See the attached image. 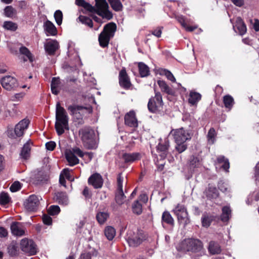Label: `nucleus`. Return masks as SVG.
<instances>
[{"label":"nucleus","instance_id":"1","mask_svg":"<svg viewBox=\"0 0 259 259\" xmlns=\"http://www.w3.org/2000/svg\"><path fill=\"white\" fill-rule=\"evenodd\" d=\"M55 129L58 135H62L65 130H69L68 116L64 108L57 102L56 108Z\"/></svg>","mask_w":259,"mask_h":259},{"label":"nucleus","instance_id":"2","mask_svg":"<svg viewBox=\"0 0 259 259\" xmlns=\"http://www.w3.org/2000/svg\"><path fill=\"white\" fill-rule=\"evenodd\" d=\"M79 135L84 147L88 149L97 148L94 131L89 126H84L79 130Z\"/></svg>","mask_w":259,"mask_h":259},{"label":"nucleus","instance_id":"3","mask_svg":"<svg viewBox=\"0 0 259 259\" xmlns=\"http://www.w3.org/2000/svg\"><path fill=\"white\" fill-rule=\"evenodd\" d=\"M177 250L183 253L191 251L197 252L203 248L202 243L198 239H185L180 242L176 246Z\"/></svg>","mask_w":259,"mask_h":259},{"label":"nucleus","instance_id":"4","mask_svg":"<svg viewBox=\"0 0 259 259\" xmlns=\"http://www.w3.org/2000/svg\"><path fill=\"white\" fill-rule=\"evenodd\" d=\"M116 30V25L115 23L111 22L106 24L102 32L99 36L100 45L105 48L108 46L109 40L113 37Z\"/></svg>","mask_w":259,"mask_h":259},{"label":"nucleus","instance_id":"5","mask_svg":"<svg viewBox=\"0 0 259 259\" xmlns=\"http://www.w3.org/2000/svg\"><path fill=\"white\" fill-rule=\"evenodd\" d=\"M95 7L93 6L94 10L90 11L97 13L103 18L110 20L112 18V14L109 10V6L106 0H95Z\"/></svg>","mask_w":259,"mask_h":259},{"label":"nucleus","instance_id":"6","mask_svg":"<svg viewBox=\"0 0 259 259\" xmlns=\"http://www.w3.org/2000/svg\"><path fill=\"white\" fill-rule=\"evenodd\" d=\"M155 96L151 97L148 103V108L152 113H157L163 109V102L162 95L154 88Z\"/></svg>","mask_w":259,"mask_h":259},{"label":"nucleus","instance_id":"7","mask_svg":"<svg viewBox=\"0 0 259 259\" xmlns=\"http://www.w3.org/2000/svg\"><path fill=\"white\" fill-rule=\"evenodd\" d=\"M125 238L130 246L135 247L141 244L146 239V236L142 231H137L135 232L132 230H128Z\"/></svg>","mask_w":259,"mask_h":259},{"label":"nucleus","instance_id":"8","mask_svg":"<svg viewBox=\"0 0 259 259\" xmlns=\"http://www.w3.org/2000/svg\"><path fill=\"white\" fill-rule=\"evenodd\" d=\"M172 211L177 216L178 223L186 226L190 223V218L186 207L182 204H178Z\"/></svg>","mask_w":259,"mask_h":259},{"label":"nucleus","instance_id":"9","mask_svg":"<svg viewBox=\"0 0 259 259\" xmlns=\"http://www.w3.org/2000/svg\"><path fill=\"white\" fill-rule=\"evenodd\" d=\"M67 110L71 115L79 120L78 123L80 124H83L84 122L81 115V112L83 110H87L89 113L92 112V108L91 107H84L76 105L69 106L67 107Z\"/></svg>","mask_w":259,"mask_h":259},{"label":"nucleus","instance_id":"10","mask_svg":"<svg viewBox=\"0 0 259 259\" xmlns=\"http://www.w3.org/2000/svg\"><path fill=\"white\" fill-rule=\"evenodd\" d=\"M170 134L172 135L176 143L186 142L187 140H190L191 138L189 132L183 127L172 130Z\"/></svg>","mask_w":259,"mask_h":259},{"label":"nucleus","instance_id":"11","mask_svg":"<svg viewBox=\"0 0 259 259\" xmlns=\"http://www.w3.org/2000/svg\"><path fill=\"white\" fill-rule=\"evenodd\" d=\"M40 200H41L40 196L30 195L24 203L25 208L29 211H35L39 205Z\"/></svg>","mask_w":259,"mask_h":259},{"label":"nucleus","instance_id":"12","mask_svg":"<svg viewBox=\"0 0 259 259\" xmlns=\"http://www.w3.org/2000/svg\"><path fill=\"white\" fill-rule=\"evenodd\" d=\"M1 82L2 87L8 91L14 90L18 87L17 79L10 75L3 77Z\"/></svg>","mask_w":259,"mask_h":259},{"label":"nucleus","instance_id":"13","mask_svg":"<svg viewBox=\"0 0 259 259\" xmlns=\"http://www.w3.org/2000/svg\"><path fill=\"white\" fill-rule=\"evenodd\" d=\"M20 245L23 251L28 253L30 255L34 254L37 252L36 245L31 240L26 238L23 239L21 241Z\"/></svg>","mask_w":259,"mask_h":259},{"label":"nucleus","instance_id":"14","mask_svg":"<svg viewBox=\"0 0 259 259\" xmlns=\"http://www.w3.org/2000/svg\"><path fill=\"white\" fill-rule=\"evenodd\" d=\"M119 83L122 88L126 90L129 89L132 85L130 79L124 68L122 69L119 72Z\"/></svg>","mask_w":259,"mask_h":259},{"label":"nucleus","instance_id":"15","mask_svg":"<svg viewBox=\"0 0 259 259\" xmlns=\"http://www.w3.org/2000/svg\"><path fill=\"white\" fill-rule=\"evenodd\" d=\"M88 183L95 189L102 188L103 184V179L100 174L95 173L91 175L88 179Z\"/></svg>","mask_w":259,"mask_h":259},{"label":"nucleus","instance_id":"16","mask_svg":"<svg viewBox=\"0 0 259 259\" xmlns=\"http://www.w3.org/2000/svg\"><path fill=\"white\" fill-rule=\"evenodd\" d=\"M29 122V120L26 118L21 120L15 126V135L19 137L22 136L24 134V131L27 128Z\"/></svg>","mask_w":259,"mask_h":259},{"label":"nucleus","instance_id":"17","mask_svg":"<svg viewBox=\"0 0 259 259\" xmlns=\"http://www.w3.org/2000/svg\"><path fill=\"white\" fill-rule=\"evenodd\" d=\"M124 123L130 127H136L138 126V120L134 111H130L125 115Z\"/></svg>","mask_w":259,"mask_h":259},{"label":"nucleus","instance_id":"18","mask_svg":"<svg viewBox=\"0 0 259 259\" xmlns=\"http://www.w3.org/2000/svg\"><path fill=\"white\" fill-rule=\"evenodd\" d=\"M59 48V43L56 40H51L45 45V50L49 55H54Z\"/></svg>","mask_w":259,"mask_h":259},{"label":"nucleus","instance_id":"19","mask_svg":"<svg viewBox=\"0 0 259 259\" xmlns=\"http://www.w3.org/2000/svg\"><path fill=\"white\" fill-rule=\"evenodd\" d=\"M169 147V142L167 139H164V141H161L157 146V150L161 153L159 154L160 159H164L167 155V151Z\"/></svg>","mask_w":259,"mask_h":259},{"label":"nucleus","instance_id":"20","mask_svg":"<svg viewBox=\"0 0 259 259\" xmlns=\"http://www.w3.org/2000/svg\"><path fill=\"white\" fill-rule=\"evenodd\" d=\"M54 200L60 205H67L69 203V198L65 192H60L55 193Z\"/></svg>","mask_w":259,"mask_h":259},{"label":"nucleus","instance_id":"21","mask_svg":"<svg viewBox=\"0 0 259 259\" xmlns=\"http://www.w3.org/2000/svg\"><path fill=\"white\" fill-rule=\"evenodd\" d=\"M12 233L17 236H22L25 234V229L18 222H13L11 225Z\"/></svg>","mask_w":259,"mask_h":259},{"label":"nucleus","instance_id":"22","mask_svg":"<svg viewBox=\"0 0 259 259\" xmlns=\"http://www.w3.org/2000/svg\"><path fill=\"white\" fill-rule=\"evenodd\" d=\"M202 166L201 160L198 157L191 156L189 160L188 166L190 170L194 171L198 168H200Z\"/></svg>","mask_w":259,"mask_h":259},{"label":"nucleus","instance_id":"23","mask_svg":"<svg viewBox=\"0 0 259 259\" xmlns=\"http://www.w3.org/2000/svg\"><path fill=\"white\" fill-rule=\"evenodd\" d=\"M65 156L70 166H74L79 163V160L78 158L71 150H66L65 152Z\"/></svg>","mask_w":259,"mask_h":259},{"label":"nucleus","instance_id":"24","mask_svg":"<svg viewBox=\"0 0 259 259\" xmlns=\"http://www.w3.org/2000/svg\"><path fill=\"white\" fill-rule=\"evenodd\" d=\"M233 28L234 29L236 28L241 35L244 34L247 30L246 26L240 17L237 18L235 25L233 26Z\"/></svg>","mask_w":259,"mask_h":259},{"label":"nucleus","instance_id":"25","mask_svg":"<svg viewBox=\"0 0 259 259\" xmlns=\"http://www.w3.org/2000/svg\"><path fill=\"white\" fill-rule=\"evenodd\" d=\"M208 249L209 252L212 254H219L221 252L220 245L213 241L209 242Z\"/></svg>","mask_w":259,"mask_h":259},{"label":"nucleus","instance_id":"26","mask_svg":"<svg viewBox=\"0 0 259 259\" xmlns=\"http://www.w3.org/2000/svg\"><path fill=\"white\" fill-rule=\"evenodd\" d=\"M19 52L21 55L25 56V57L23 59L24 62L27 61V60H29L30 62H33V55L26 47L22 46L19 49Z\"/></svg>","mask_w":259,"mask_h":259},{"label":"nucleus","instance_id":"27","mask_svg":"<svg viewBox=\"0 0 259 259\" xmlns=\"http://www.w3.org/2000/svg\"><path fill=\"white\" fill-rule=\"evenodd\" d=\"M231 216V210L228 206H224L222 208V213L221 215V220L223 222H227L229 221Z\"/></svg>","mask_w":259,"mask_h":259},{"label":"nucleus","instance_id":"28","mask_svg":"<svg viewBox=\"0 0 259 259\" xmlns=\"http://www.w3.org/2000/svg\"><path fill=\"white\" fill-rule=\"evenodd\" d=\"M201 95L199 93L191 91L189 94L188 101L190 104L194 105L197 104L201 100Z\"/></svg>","mask_w":259,"mask_h":259},{"label":"nucleus","instance_id":"29","mask_svg":"<svg viewBox=\"0 0 259 259\" xmlns=\"http://www.w3.org/2000/svg\"><path fill=\"white\" fill-rule=\"evenodd\" d=\"M139 154L138 153H124L122 158L125 162H132L139 159Z\"/></svg>","mask_w":259,"mask_h":259},{"label":"nucleus","instance_id":"30","mask_svg":"<svg viewBox=\"0 0 259 259\" xmlns=\"http://www.w3.org/2000/svg\"><path fill=\"white\" fill-rule=\"evenodd\" d=\"M162 222L165 223L166 224L173 226L175 224L174 219L172 217L169 212L164 211L161 217Z\"/></svg>","mask_w":259,"mask_h":259},{"label":"nucleus","instance_id":"31","mask_svg":"<svg viewBox=\"0 0 259 259\" xmlns=\"http://www.w3.org/2000/svg\"><path fill=\"white\" fill-rule=\"evenodd\" d=\"M157 84L162 92L168 95H172L173 94L172 89L167 84L165 81L159 80L157 81Z\"/></svg>","mask_w":259,"mask_h":259},{"label":"nucleus","instance_id":"32","mask_svg":"<svg viewBox=\"0 0 259 259\" xmlns=\"http://www.w3.org/2000/svg\"><path fill=\"white\" fill-rule=\"evenodd\" d=\"M45 30L52 35L56 34L57 30L55 25L50 21L47 20L44 24Z\"/></svg>","mask_w":259,"mask_h":259},{"label":"nucleus","instance_id":"33","mask_svg":"<svg viewBox=\"0 0 259 259\" xmlns=\"http://www.w3.org/2000/svg\"><path fill=\"white\" fill-rule=\"evenodd\" d=\"M104 234L108 240H112L116 234L115 229L111 226H107L105 228Z\"/></svg>","mask_w":259,"mask_h":259},{"label":"nucleus","instance_id":"34","mask_svg":"<svg viewBox=\"0 0 259 259\" xmlns=\"http://www.w3.org/2000/svg\"><path fill=\"white\" fill-rule=\"evenodd\" d=\"M109 217V214L107 212L99 211L96 214L97 220L101 225L104 224Z\"/></svg>","mask_w":259,"mask_h":259},{"label":"nucleus","instance_id":"35","mask_svg":"<svg viewBox=\"0 0 259 259\" xmlns=\"http://www.w3.org/2000/svg\"><path fill=\"white\" fill-rule=\"evenodd\" d=\"M4 14L6 16L13 18L16 17L17 12L12 6H8L5 8Z\"/></svg>","mask_w":259,"mask_h":259},{"label":"nucleus","instance_id":"36","mask_svg":"<svg viewBox=\"0 0 259 259\" xmlns=\"http://www.w3.org/2000/svg\"><path fill=\"white\" fill-rule=\"evenodd\" d=\"M223 103L225 107L230 110L234 104V99L229 95H226L223 97Z\"/></svg>","mask_w":259,"mask_h":259},{"label":"nucleus","instance_id":"37","mask_svg":"<svg viewBox=\"0 0 259 259\" xmlns=\"http://www.w3.org/2000/svg\"><path fill=\"white\" fill-rule=\"evenodd\" d=\"M139 72L141 77H145L149 75V67L144 63L140 62L138 65Z\"/></svg>","mask_w":259,"mask_h":259},{"label":"nucleus","instance_id":"38","mask_svg":"<svg viewBox=\"0 0 259 259\" xmlns=\"http://www.w3.org/2000/svg\"><path fill=\"white\" fill-rule=\"evenodd\" d=\"M30 145L28 143L25 144L22 149L20 156L21 158L26 159H27L30 154Z\"/></svg>","mask_w":259,"mask_h":259},{"label":"nucleus","instance_id":"39","mask_svg":"<svg viewBox=\"0 0 259 259\" xmlns=\"http://www.w3.org/2000/svg\"><path fill=\"white\" fill-rule=\"evenodd\" d=\"M125 198V196L124 195L123 189L122 190H117L116 194H115V201L116 203L119 205L122 204Z\"/></svg>","mask_w":259,"mask_h":259},{"label":"nucleus","instance_id":"40","mask_svg":"<svg viewBox=\"0 0 259 259\" xmlns=\"http://www.w3.org/2000/svg\"><path fill=\"white\" fill-rule=\"evenodd\" d=\"M112 8L115 11H120L122 9V5L120 0H108Z\"/></svg>","mask_w":259,"mask_h":259},{"label":"nucleus","instance_id":"41","mask_svg":"<svg viewBox=\"0 0 259 259\" xmlns=\"http://www.w3.org/2000/svg\"><path fill=\"white\" fill-rule=\"evenodd\" d=\"M75 3L77 5L83 7L89 11H93L94 10L93 6L85 2L84 0H75Z\"/></svg>","mask_w":259,"mask_h":259},{"label":"nucleus","instance_id":"42","mask_svg":"<svg viewBox=\"0 0 259 259\" xmlns=\"http://www.w3.org/2000/svg\"><path fill=\"white\" fill-rule=\"evenodd\" d=\"M216 136L215 131L213 128H211L207 134L208 142L210 144H213L215 141V138Z\"/></svg>","mask_w":259,"mask_h":259},{"label":"nucleus","instance_id":"43","mask_svg":"<svg viewBox=\"0 0 259 259\" xmlns=\"http://www.w3.org/2000/svg\"><path fill=\"white\" fill-rule=\"evenodd\" d=\"M207 196L211 198H215L218 197V191L215 187H210L207 191Z\"/></svg>","mask_w":259,"mask_h":259},{"label":"nucleus","instance_id":"44","mask_svg":"<svg viewBox=\"0 0 259 259\" xmlns=\"http://www.w3.org/2000/svg\"><path fill=\"white\" fill-rule=\"evenodd\" d=\"M132 208L134 213L137 214H140L142 212V206L138 200L134 202Z\"/></svg>","mask_w":259,"mask_h":259},{"label":"nucleus","instance_id":"45","mask_svg":"<svg viewBox=\"0 0 259 259\" xmlns=\"http://www.w3.org/2000/svg\"><path fill=\"white\" fill-rule=\"evenodd\" d=\"M11 198L9 194L6 192H2L0 194V204L5 205L8 204L10 201Z\"/></svg>","mask_w":259,"mask_h":259},{"label":"nucleus","instance_id":"46","mask_svg":"<svg viewBox=\"0 0 259 259\" xmlns=\"http://www.w3.org/2000/svg\"><path fill=\"white\" fill-rule=\"evenodd\" d=\"M3 26L6 29L11 31H15L17 29V24L12 21L5 22Z\"/></svg>","mask_w":259,"mask_h":259},{"label":"nucleus","instance_id":"47","mask_svg":"<svg viewBox=\"0 0 259 259\" xmlns=\"http://www.w3.org/2000/svg\"><path fill=\"white\" fill-rule=\"evenodd\" d=\"M78 19L81 23L88 25L91 28H92L93 26V21L92 19H91L90 18L87 16H80L78 17Z\"/></svg>","mask_w":259,"mask_h":259},{"label":"nucleus","instance_id":"48","mask_svg":"<svg viewBox=\"0 0 259 259\" xmlns=\"http://www.w3.org/2000/svg\"><path fill=\"white\" fill-rule=\"evenodd\" d=\"M160 74L164 75L166 78L172 82H175L176 80L173 74L170 71L166 69H162L160 72Z\"/></svg>","mask_w":259,"mask_h":259},{"label":"nucleus","instance_id":"49","mask_svg":"<svg viewBox=\"0 0 259 259\" xmlns=\"http://www.w3.org/2000/svg\"><path fill=\"white\" fill-rule=\"evenodd\" d=\"M54 18L57 24L60 25L62 22L63 14L60 10H57L54 13Z\"/></svg>","mask_w":259,"mask_h":259},{"label":"nucleus","instance_id":"50","mask_svg":"<svg viewBox=\"0 0 259 259\" xmlns=\"http://www.w3.org/2000/svg\"><path fill=\"white\" fill-rule=\"evenodd\" d=\"M60 211V208L58 205H51L48 209L49 214L54 215L58 214Z\"/></svg>","mask_w":259,"mask_h":259},{"label":"nucleus","instance_id":"51","mask_svg":"<svg viewBox=\"0 0 259 259\" xmlns=\"http://www.w3.org/2000/svg\"><path fill=\"white\" fill-rule=\"evenodd\" d=\"M176 143L177 146H176V149L179 152V153H181L186 150L187 145L185 144V142H180Z\"/></svg>","mask_w":259,"mask_h":259},{"label":"nucleus","instance_id":"52","mask_svg":"<svg viewBox=\"0 0 259 259\" xmlns=\"http://www.w3.org/2000/svg\"><path fill=\"white\" fill-rule=\"evenodd\" d=\"M218 188L223 192H227L229 189L228 185L222 181L219 182Z\"/></svg>","mask_w":259,"mask_h":259},{"label":"nucleus","instance_id":"53","mask_svg":"<svg viewBox=\"0 0 259 259\" xmlns=\"http://www.w3.org/2000/svg\"><path fill=\"white\" fill-rule=\"evenodd\" d=\"M21 189V184L18 181L15 182L10 187V189L11 192H15Z\"/></svg>","mask_w":259,"mask_h":259},{"label":"nucleus","instance_id":"54","mask_svg":"<svg viewBox=\"0 0 259 259\" xmlns=\"http://www.w3.org/2000/svg\"><path fill=\"white\" fill-rule=\"evenodd\" d=\"M123 178L121 176V174L120 173L118 175L117 178V190H122L123 185Z\"/></svg>","mask_w":259,"mask_h":259},{"label":"nucleus","instance_id":"55","mask_svg":"<svg viewBox=\"0 0 259 259\" xmlns=\"http://www.w3.org/2000/svg\"><path fill=\"white\" fill-rule=\"evenodd\" d=\"M71 151H72L74 154H76L80 157H83L85 155V153L78 147L73 148L71 150Z\"/></svg>","mask_w":259,"mask_h":259},{"label":"nucleus","instance_id":"56","mask_svg":"<svg viewBox=\"0 0 259 259\" xmlns=\"http://www.w3.org/2000/svg\"><path fill=\"white\" fill-rule=\"evenodd\" d=\"M211 220L208 217H204L202 219V224L203 227H208L210 226Z\"/></svg>","mask_w":259,"mask_h":259},{"label":"nucleus","instance_id":"57","mask_svg":"<svg viewBox=\"0 0 259 259\" xmlns=\"http://www.w3.org/2000/svg\"><path fill=\"white\" fill-rule=\"evenodd\" d=\"M42 219L45 224L47 225L52 224V219L49 215L47 214H44Z\"/></svg>","mask_w":259,"mask_h":259},{"label":"nucleus","instance_id":"58","mask_svg":"<svg viewBox=\"0 0 259 259\" xmlns=\"http://www.w3.org/2000/svg\"><path fill=\"white\" fill-rule=\"evenodd\" d=\"M56 143L54 141H50L46 144V147L47 150L53 151L56 147Z\"/></svg>","mask_w":259,"mask_h":259},{"label":"nucleus","instance_id":"59","mask_svg":"<svg viewBox=\"0 0 259 259\" xmlns=\"http://www.w3.org/2000/svg\"><path fill=\"white\" fill-rule=\"evenodd\" d=\"M24 97V94L22 93H17L15 94L14 96H12L11 98V100L13 101H19L20 99H22Z\"/></svg>","mask_w":259,"mask_h":259},{"label":"nucleus","instance_id":"60","mask_svg":"<svg viewBox=\"0 0 259 259\" xmlns=\"http://www.w3.org/2000/svg\"><path fill=\"white\" fill-rule=\"evenodd\" d=\"M8 249L9 253L11 255H14L16 254L17 247L15 245H10L8 247Z\"/></svg>","mask_w":259,"mask_h":259},{"label":"nucleus","instance_id":"61","mask_svg":"<svg viewBox=\"0 0 259 259\" xmlns=\"http://www.w3.org/2000/svg\"><path fill=\"white\" fill-rule=\"evenodd\" d=\"M60 83L59 78L53 77L51 82V87L58 88Z\"/></svg>","mask_w":259,"mask_h":259},{"label":"nucleus","instance_id":"62","mask_svg":"<svg viewBox=\"0 0 259 259\" xmlns=\"http://www.w3.org/2000/svg\"><path fill=\"white\" fill-rule=\"evenodd\" d=\"M82 194L86 199H90L92 197V194L90 192L89 189L87 187H85L84 188V190L82 192Z\"/></svg>","mask_w":259,"mask_h":259},{"label":"nucleus","instance_id":"63","mask_svg":"<svg viewBox=\"0 0 259 259\" xmlns=\"http://www.w3.org/2000/svg\"><path fill=\"white\" fill-rule=\"evenodd\" d=\"M176 19L177 20V21L181 24V25L183 27L186 26V23L185 22V19L183 16H182V15L177 16H176Z\"/></svg>","mask_w":259,"mask_h":259},{"label":"nucleus","instance_id":"64","mask_svg":"<svg viewBox=\"0 0 259 259\" xmlns=\"http://www.w3.org/2000/svg\"><path fill=\"white\" fill-rule=\"evenodd\" d=\"M7 230L3 227H0V238L6 237L8 236Z\"/></svg>","mask_w":259,"mask_h":259}]
</instances>
